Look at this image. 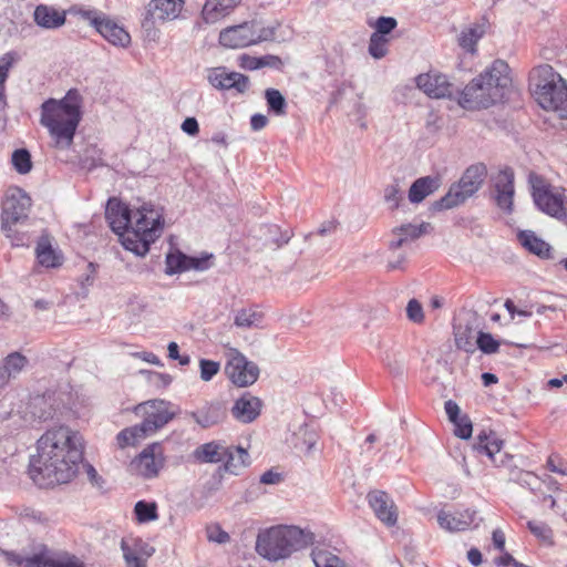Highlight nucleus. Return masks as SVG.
<instances>
[{
  "label": "nucleus",
  "mask_w": 567,
  "mask_h": 567,
  "mask_svg": "<svg viewBox=\"0 0 567 567\" xmlns=\"http://www.w3.org/2000/svg\"><path fill=\"white\" fill-rule=\"evenodd\" d=\"M398 25V22L392 17H380L375 22V31L372 34L386 35L392 32Z\"/></svg>",
  "instance_id": "obj_53"
},
{
  "label": "nucleus",
  "mask_w": 567,
  "mask_h": 567,
  "mask_svg": "<svg viewBox=\"0 0 567 567\" xmlns=\"http://www.w3.org/2000/svg\"><path fill=\"white\" fill-rule=\"evenodd\" d=\"M455 426L454 434L463 440H467L472 435V422L467 415H462L456 423H453Z\"/></svg>",
  "instance_id": "obj_55"
},
{
  "label": "nucleus",
  "mask_w": 567,
  "mask_h": 567,
  "mask_svg": "<svg viewBox=\"0 0 567 567\" xmlns=\"http://www.w3.org/2000/svg\"><path fill=\"white\" fill-rule=\"evenodd\" d=\"M12 164L20 174H27L32 168L31 155L28 150L19 148L12 153Z\"/></svg>",
  "instance_id": "obj_44"
},
{
  "label": "nucleus",
  "mask_w": 567,
  "mask_h": 567,
  "mask_svg": "<svg viewBox=\"0 0 567 567\" xmlns=\"http://www.w3.org/2000/svg\"><path fill=\"white\" fill-rule=\"evenodd\" d=\"M403 199L402 190L399 181H394L384 189V200L389 204L391 209H396L400 202Z\"/></svg>",
  "instance_id": "obj_48"
},
{
  "label": "nucleus",
  "mask_w": 567,
  "mask_h": 567,
  "mask_svg": "<svg viewBox=\"0 0 567 567\" xmlns=\"http://www.w3.org/2000/svg\"><path fill=\"white\" fill-rule=\"evenodd\" d=\"M527 527L540 542L549 546L554 545V532L549 525L543 522L529 520L527 522Z\"/></svg>",
  "instance_id": "obj_41"
},
{
  "label": "nucleus",
  "mask_w": 567,
  "mask_h": 567,
  "mask_svg": "<svg viewBox=\"0 0 567 567\" xmlns=\"http://www.w3.org/2000/svg\"><path fill=\"white\" fill-rule=\"evenodd\" d=\"M33 18L35 23L44 29H58L66 21L65 11H59L58 9L47 4L37 6L33 12Z\"/></svg>",
  "instance_id": "obj_27"
},
{
  "label": "nucleus",
  "mask_w": 567,
  "mask_h": 567,
  "mask_svg": "<svg viewBox=\"0 0 567 567\" xmlns=\"http://www.w3.org/2000/svg\"><path fill=\"white\" fill-rule=\"evenodd\" d=\"M511 84L507 62L495 60L462 90L458 104L468 111L488 109L505 99Z\"/></svg>",
  "instance_id": "obj_4"
},
{
  "label": "nucleus",
  "mask_w": 567,
  "mask_h": 567,
  "mask_svg": "<svg viewBox=\"0 0 567 567\" xmlns=\"http://www.w3.org/2000/svg\"><path fill=\"white\" fill-rule=\"evenodd\" d=\"M476 520V511L470 508L455 513L440 511L437 514L440 527L449 532H462L471 526H477L478 522Z\"/></svg>",
  "instance_id": "obj_20"
},
{
  "label": "nucleus",
  "mask_w": 567,
  "mask_h": 567,
  "mask_svg": "<svg viewBox=\"0 0 567 567\" xmlns=\"http://www.w3.org/2000/svg\"><path fill=\"white\" fill-rule=\"evenodd\" d=\"M190 416L200 427L208 429L220 422L227 416V409L224 403L214 401L207 403L205 406L197 411L186 413Z\"/></svg>",
  "instance_id": "obj_24"
},
{
  "label": "nucleus",
  "mask_w": 567,
  "mask_h": 567,
  "mask_svg": "<svg viewBox=\"0 0 567 567\" xmlns=\"http://www.w3.org/2000/svg\"><path fill=\"white\" fill-rule=\"evenodd\" d=\"M184 4V0H152L147 14L153 23L172 21L179 17Z\"/></svg>",
  "instance_id": "obj_23"
},
{
  "label": "nucleus",
  "mask_w": 567,
  "mask_h": 567,
  "mask_svg": "<svg viewBox=\"0 0 567 567\" xmlns=\"http://www.w3.org/2000/svg\"><path fill=\"white\" fill-rule=\"evenodd\" d=\"M227 453V445L218 441H212L200 444L193 453L192 457L197 463H220Z\"/></svg>",
  "instance_id": "obj_28"
},
{
  "label": "nucleus",
  "mask_w": 567,
  "mask_h": 567,
  "mask_svg": "<svg viewBox=\"0 0 567 567\" xmlns=\"http://www.w3.org/2000/svg\"><path fill=\"white\" fill-rule=\"evenodd\" d=\"M512 480L519 485L529 488L532 492H535L540 485L539 477L532 472L519 471L514 477H512Z\"/></svg>",
  "instance_id": "obj_49"
},
{
  "label": "nucleus",
  "mask_w": 567,
  "mask_h": 567,
  "mask_svg": "<svg viewBox=\"0 0 567 567\" xmlns=\"http://www.w3.org/2000/svg\"><path fill=\"white\" fill-rule=\"evenodd\" d=\"M486 173L487 169L484 164L470 166L458 183L453 184L442 198L432 204V210L441 212L463 204L481 188Z\"/></svg>",
  "instance_id": "obj_9"
},
{
  "label": "nucleus",
  "mask_w": 567,
  "mask_h": 567,
  "mask_svg": "<svg viewBox=\"0 0 567 567\" xmlns=\"http://www.w3.org/2000/svg\"><path fill=\"white\" fill-rule=\"evenodd\" d=\"M73 12L89 21L90 24L94 27V29L111 44L122 48L130 44L131 35L128 32L110 19L105 13L83 8L73 9Z\"/></svg>",
  "instance_id": "obj_11"
},
{
  "label": "nucleus",
  "mask_w": 567,
  "mask_h": 567,
  "mask_svg": "<svg viewBox=\"0 0 567 567\" xmlns=\"http://www.w3.org/2000/svg\"><path fill=\"white\" fill-rule=\"evenodd\" d=\"M480 439V449H483L486 455L489 458H493L496 453H498L502 449V441L497 439L489 440L485 434L478 435Z\"/></svg>",
  "instance_id": "obj_54"
},
{
  "label": "nucleus",
  "mask_w": 567,
  "mask_h": 567,
  "mask_svg": "<svg viewBox=\"0 0 567 567\" xmlns=\"http://www.w3.org/2000/svg\"><path fill=\"white\" fill-rule=\"evenodd\" d=\"M121 549L127 567H146L145 558L135 553L127 539L123 538L121 540Z\"/></svg>",
  "instance_id": "obj_43"
},
{
  "label": "nucleus",
  "mask_w": 567,
  "mask_h": 567,
  "mask_svg": "<svg viewBox=\"0 0 567 567\" xmlns=\"http://www.w3.org/2000/svg\"><path fill=\"white\" fill-rule=\"evenodd\" d=\"M388 42L389 40L383 35L371 34L369 42V53L374 59H382L388 53Z\"/></svg>",
  "instance_id": "obj_46"
},
{
  "label": "nucleus",
  "mask_w": 567,
  "mask_h": 567,
  "mask_svg": "<svg viewBox=\"0 0 567 567\" xmlns=\"http://www.w3.org/2000/svg\"><path fill=\"white\" fill-rule=\"evenodd\" d=\"M416 86L432 99L452 97L454 86L447 76L437 72L423 73L415 79Z\"/></svg>",
  "instance_id": "obj_16"
},
{
  "label": "nucleus",
  "mask_w": 567,
  "mask_h": 567,
  "mask_svg": "<svg viewBox=\"0 0 567 567\" xmlns=\"http://www.w3.org/2000/svg\"><path fill=\"white\" fill-rule=\"evenodd\" d=\"M83 458V442L78 432L59 426L38 440V455L32 457L29 474L40 487L70 482Z\"/></svg>",
  "instance_id": "obj_1"
},
{
  "label": "nucleus",
  "mask_w": 567,
  "mask_h": 567,
  "mask_svg": "<svg viewBox=\"0 0 567 567\" xmlns=\"http://www.w3.org/2000/svg\"><path fill=\"white\" fill-rule=\"evenodd\" d=\"M224 465L220 466L223 472H228L238 475L239 471L250 464L248 452L240 446H227L225 454Z\"/></svg>",
  "instance_id": "obj_30"
},
{
  "label": "nucleus",
  "mask_w": 567,
  "mask_h": 567,
  "mask_svg": "<svg viewBox=\"0 0 567 567\" xmlns=\"http://www.w3.org/2000/svg\"><path fill=\"white\" fill-rule=\"evenodd\" d=\"M16 61V53L8 52L0 56V85H6L9 71Z\"/></svg>",
  "instance_id": "obj_57"
},
{
  "label": "nucleus",
  "mask_w": 567,
  "mask_h": 567,
  "mask_svg": "<svg viewBox=\"0 0 567 567\" xmlns=\"http://www.w3.org/2000/svg\"><path fill=\"white\" fill-rule=\"evenodd\" d=\"M484 30L480 25L464 29L458 35V44L470 53L476 52V43L483 37Z\"/></svg>",
  "instance_id": "obj_34"
},
{
  "label": "nucleus",
  "mask_w": 567,
  "mask_h": 567,
  "mask_svg": "<svg viewBox=\"0 0 567 567\" xmlns=\"http://www.w3.org/2000/svg\"><path fill=\"white\" fill-rule=\"evenodd\" d=\"M136 518L141 523L151 522L157 518V507L155 503L140 501L134 508Z\"/></svg>",
  "instance_id": "obj_45"
},
{
  "label": "nucleus",
  "mask_w": 567,
  "mask_h": 567,
  "mask_svg": "<svg viewBox=\"0 0 567 567\" xmlns=\"http://www.w3.org/2000/svg\"><path fill=\"white\" fill-rule=\"evenodd\" d=\"M182 130L188 135L195 136L199 132V125L195 117H187L182 123Z\"/></svg>",
  "instance_id": "obj_62"
},
{
  "label": "nucleus",
  "mask_w": 567,
  "mask_h": 567,
  "mask_svg": "<svg viewBox=\"0 0 567 567\" xmlns=\"http://www.w3.org/2000/svg\"><path fill=\"white\" fill-rule=\"evenodd\" d=\"M3 557L10 563L19 567H52L53 556L49 554L47 547L33 554L32 556H22L16 551L3 550Z\"/></svg>",
  "instance_id": "obj_25"
},
{
  "label": "nucleus",
  "mask_w": 567,
  "mask_h": 567,
  "mask_svg": "<svg viewBox=\"0 0 567 567\" xmlns=\"http://www.w3.org/2000/svg\"><path fill=\"white\" fill-rule=\"evenodd\" d=\"M312 542L313 534L297 526H274L258 534L256 550L268 560L277 561L289 557Z\"/></svg>",
  "instance_id": "obj_7"
},
{
  "label": "nucleus",
  "mask_w": 567,
  "mask_h": 567,
  "mask_svg": "<svg viewBox=\"0 0 567 567\" xmlns=\"http://www.w3.org/2000/svg\"><path fill=\"white\" fill-rule=\"evenodd\" d=\"M213 259H214V255L207 254V252L203 254L200 257L187 256L188 270H192V269L198 270V271L207 270L213 266Z\"/></svg>",
  "instance_id": "obj_50"
},
{
  "label": "nucleus",
  "mask_w": 567,
  "mask_h": 567,
  "mask_svg": "<svg viewBox=\"0 0 567 567\" xmlns=\"http://www.w3.org/2000/svg\"><path fill=\"white\" fill-rule=\"evenodd\" d=\"M368 503L375 516L386 526H394L398 520V513L393 501L383 491H371L368 495Z\"/></svg>",
  "instance_id": "obj_18"
},
{
  "label": "nucleus",
  "mask_w": 567,
  "mask_h": 567,
  "mask_svg": "<svg viewBox=\"0 0 567 567\" xmlns=\"http://www.w3.org/2000/svg\"><path fill=\"white\" fill-rule=\"evenodd\" d=\"M519 243L529 252L537 255L538 257H548L550 252V246L537 237L532 230H522L518 234Z\"/></svg>",
  "instance_id": "obj_31"
},
{
  "label": "nucleus",
  "mask_w": 567,
  "mask_h": 567,
  "mask_svg": "<svg viewBox=\"0 0 567 567\" xmlns=\"http://www.w3.org/2000/svg\"><path fill=\"white\" fill-rule=\"evenodd\" d=\"M262 315L252 309H240L237 311L234 323L238 328L249 329L258 327L261 321Z\"/></svg>",
  "instance_id": "obj_38"
},
{
  "label": "nucleus",
  "mask_w": 567,
  "mask_h": 567,
  "mask_svg": "<svg viewBox=\"0 0 567 567\" xmlns=\"http://www.w3.org/2000/svg\"><path fill=\"white\" fill-rule=\"evenodd\" d=\"M494 186V199L496 205L511 213L513 209V197H514V172L512 168H505L499 171L493 177Z\"/></svg>",
  "instance_id": "obj_17"
},
{
  "label": "nucleus",
  "mask_w": 567,
  "mask_h": 567,
  "mask_svg": "<svg viewBox=\"0 0 567 567\" xmlns=\"http://www.w3.org/2000/svg\"><path fill=\"white\" fill-rule=\"evenodd\" d=\"M312 560L316 567H349L341 558L328 550L313 551Z\"/></svg>",
  "instance_id": "obj_39"
},
{
  "label": "nucleus",
  "mask_w": 567,
  "mask_h": 567,
  "mask_svg": "<svg viewBox=\"0 0 567 567\" xmlns=\"http://www.w3.org/2000/svg\"><path fill=\"white\" fill-rule=\"evenodd\" d=\"M281 481V475L274 471H267L260 476L262 484H277Z\"/></svg>",
  "instance_id": "obj_64"
},
{
  "label": "nucleus",
  "mask_w": 567,
  "mask_h": 567,
  "mask_svg": "<svg viewBox=\"0 0 567 567\" xmlns=\"http://www.w3.org/2000/svg\"><path fill=\"white\" fill-rule=\"evenodd\" d=\"M200 379L205 382L210 381L220 370V364L208 359L199 360Z\"/></svg>",
  "instance_id": "obj_51"
},
{
  "label": "nucleus",
  "mask_w": 567,
  "mask_h": 567,
  "mask_svg": "<svg viewBox=\"0 0 567 567\" xmlns=\"http://www.w3.org/2000/svg\"><path fill=\"white\" fill-rule=\"evenodd\" d=\"M85 472L87 475L89 481L92 485L102 488L104 484V480L99 475L97 471L94 468L91 464H85Z\"/></svg>",
  "instance_id": "obj_61"
},
{
  "label": "nucleus",
  "mask_w": 567,
  "mask_h": 567,
  "mask_svg": "<svg viewBox=\"0 0 567 567\" xmlns=\"http://www.w3.org/2000/svg\"><path fill=\"white\" fill-rule=\"evenodd\" d=\"M533 198L542 212L559 220H567V213L564 210L566 200L558 189L539 181L533 184Z\"/></svg>",
  "instance_id": "obj_12"
},
{
  "label": "nucleus",
  "mask_w": 567,
  "mask_h": 567,
  "mask_svg": "<svg viewBox=\"0 0 567 567\" xmlns=\"http://www.w3.org/2000/svg\"><path fill=\"white\" fill-rule=\"evenodd\" d=\"M385 367L394 375H401L404 371V358L403 354L394 349H388L382 358Z\"/></svg>",
  "instance_id": "obj_40"
},
{
  "label": "nucleus",
  "mask_w": 567,
  "mask_h": 567,
  "mask_svg": "<svg viewBox=\"0 0 567 567\" xmlns=\"http://www.w3.org/2000/svg\"><path fill=\"white\" fill-rule=\"evenodd\" d=\"M430 224L427 223H422L420 225L403 224L399 227H394L390 234V239L388 243L389 249L394 251L399 248L408 246L412 241L420 238L423 234L427 233Z\"/></svg>",
  "instance_id": "obj_21"
},
{
  "label": "nucleus",
  "mask_w": 567,
  "mask_h": 567,
  "mask_svg": "<svg viewBox=\"0 0 567 567\" xmlns=\"http://www.w3.org/2000/svg\"><path fill=\"white\" fill-rule=\"evenodd\" d=\"M37 258L40 265L54 268L61 265V257L48 240H40L37 246Z\"/></svg>",
  "instance_id": "obj_33"
},
{
  "label": "nucleus",
  "mask_w": 567,
  "mask_h": 567,
  "mask_svg": "<svg viewBox=\"0 0 567 567\" xmlns=\"http://www.w3.org/2000/svg\"><path fill=\"white\" fill-rule=\"evenodd\" d=\"M275 38V28L262 27L259 21H247L226 28L219 33V43L225 48L237 49L254 45Z\"/></svg>",
  "instance_id": "obj_10"
},
{
  "label": "nucleus",
  "mask_w": 567,
  "mask_h": 567,
  "mask_svg": "<svg viewBox=\"0 0 567 567\" xmlns=\"http://www.w3.org/2000/svg\"><path fill=\"white\" fill-rule=\"evenodd\" d=\"M81 107L82 96L75 89L69 90L61 100L49 99L42 103L40 123L48 128L54 147H71L82 118Z\"/></svg>",
  "instance_id": "obj_3"
},
{
  "label": "nucleus",
  "mask_w": 567,
  "mask_h": 567,
  "mask_svg": "<svg viewBox=\"0 0 567 567\" xmlns=\"http://www.w3.org/2000/svg\"><path fill=\"white\" fill-rule=\"evenodd\" d=\"M444 409L447 414L449 420L452 423H456V421L462 416L461 409L457 403L453 400H449L444 403Z\"/></svg>",
  "instance_id": "obj_60"
},
{
  "label": "nucleus",
  "mask_w": 567,
  "mask_h": 567,
  "mask_svg": "<svg viewBox=\"0 0 567 567\" xmlns=\"http://www.w3.org/2000/svg\"><path fill=\"white\" fill-rule=\"evenodd\" d=\"M165 456L161 443L147 445L131 463L133 470L144 478H154L164 467Z\"/></svg>",
  "instance_id": "obj_13"
},
{
  "label": "nucleus",
  "mask_w": 567,
  "mask_h": 567,
  "mask_svg": "<svg viewBox=\"0 0 567 567\" xmlns=\"http://www.w3.org/2000/svg\"><path fill=\"white\" fill-rule=\"evenodd\" d=\"M454 331L456 347L465 352L473 353L476 349L474 330L468 326L457 324L454 327Z\"/></svg>",
  "instance_id": "obj_35"
},
{
  "label": "nucleus",
  "mask_w": 567,
  "mask_h": 567,
  "mask_svg": "<svg viewBox=\"0 0 567 567\" xmlns=\"http://www.w3.org/2000/svg\"><path fill=\"white\" fill-rule=\"evenodd\" d=\"M282 64L281 59L277 55L267 54L264 56H250L243 54L240 56V66L254 71L265 66L278 69Z\"/></svg>",
  "instance_id": "obj_32"
},
{
  "label": "nucleus",
  "mask_w": 567,
  "mask_h": 567,
  "mask_svg": "<svg viewBox=\"0 0 567 567\" xmlns=\"http://www.w3.org/2000/svg\"><path fill=\"white\" fill-rule=\"evenodd\" d=\"M477 348L486 353L492 354L498 351L499 342L496 341L491 333L480 331L476 338Z\"/></svg>",
  "instance_id": "obj_47"
},
{
  "label": "nucleus",
  "mask_w": 567,
  "mask_h": 567,
  "mask_svg": "<svg viewBox=\"0 0 567 567\" xmlns=\"http://www.w3.org/2000/svg\"><path fill=\"white\" fill-rule=\"evenodd\" d=\"M224 472L221 467H218L212 476L203 484L202 495L203 498L208 499L215 493H217L223 486Z\"/></svg>",
  "instance_id": "obj_42"
},
{
  "label": "nucleus",
  "mask_w": 567,
  "mask_h": 567,
  "mask_svg": "<svg viewBox=\"0 0 567 567\" xmlns=\"http://www.w3.org/2000/svg\"><path fill=\"white\" fill-rule=\"evenodd\" d=\"M52 567H85V566L76 556L63 553V554L53 556Z\"/></svg>",
  "instance_id": "obj_52"
},
{
  "label": "nucleus",
  "mask_w": 567,
  "mask_h": 567,
  "mask_svg": "<svg viewBox=\"0 0 567 567\" xmlns=\"http://www.w3.org/2000/svg\"><path fill=\"white\" fill-rule=\"evenodd\" d=\"M225 372L234 384L241 388L254 384L259 377L258 365L239 352L228 360Z\"/></svg>",
  "instance_id": "obj_14"
},
{
  "label": "nucleus",
  "mask_w": 567,
  "mask_h": 567,
  "mask_svg": "<svg viewBox=\"0 0 567 567\" xmlns=\"http://www.w3.org/2000/svg\"><path fill=\"white\" fill-rule=\"evenodd\" d=\"M127 540L130 542L135 553H138L142 557L145 558V560L155 553V548L141 538H132Z\"/></svg>",
  "instance_id": "obj_59"
},
{
  "label": "nucleus",
  "mask_w": 567,
  "mask_h": 567,
  "mask_svg": "<svg viewBox=\"0 0 567 567\" xmlns=\"http://www.w3.org/2000/svg\"><path fill=\"white\" fill-rule=\"evenodd\" d=\"M187 270V255L181 250H175L166 255L165 272L167 275L181 274Z\"/></svg>",
  "instance_id": "obj_37"
},
{
  "label": "nucleus",
  "mask_w": 567,
  "mask_h": 567,
  "mask_svg": "<svg viewBox=\"0 0 567 567\" xmlns=\"http://www.w3.org/2000/svg\"><path fill=\"white\" fill-rule=\"evenodd\" d=\"M96 268L97 266L95 264L87 262L85 271L79 278V284L83 289L84 295L87 293L89 288L93 285L95 280Z\"/></svg>",
  "instance_id": "obj_56"
},
{
  "label": "nucleus",
  "mask_w": 567,
  "mask_h": 567,
  "mask_svg": "<svg viewBox=\"0 0 567 567\" xmlns=\"http://www.w3.org/2000/svg\"><path fill=\"white\" fill-rule=\"evenodd\" d=\"M64 409V404L54 394L34 398L31 403V413L39 421L59 419Z\"/></svg>",
  "instance_id": "obj_22"
},
{
  "label": "nucleus",
  "mask_w": 567,
  "mask_h": 567,
  "mask_svg": "<svg viewBox=\"0 0 567 567\" xmlns=\"http://www.w3.org/2000/svg\"><path fill=\"white\" fill-rule=\"evenodd\" d=\"M28 363V358L21 352L9 353L0 364V388L6 386L12 378L21 373Z\"/></svg>",
  "instance_id": "obj_26"
},
{
  "label": "nucleus",
  "mask_w": 567,
  "mask_h": 567,
  "mask_svg": "<svg viewBox=\"0 0 567 567\" xmlns=\"http://www.w3.org/2000/svg\"><path fill=\"white\" fill-rule=\"evenodd\" d=\"M262 402L250 392L239 396L230 409L233 417L239 423L249 424L254 422L261 412Z\"/></svg>",
  "instance_id": "obj_19"
},
{
  "label": "nucleus",
  "mask_w": 567,
  "mask_h": 567,
  "mask_svg": "<svg viewBox=\"0 0 567 567\" xmlns=\"http://www.w3.org/2000/svg\"><path fill=\"white\" fill-rule=\"evenodd\" d=\"M441 181L437 176H424L415 179L409 189V200L419 204L439 189Z\"/></svg>",
  "instance_id": "obj_29"
},
{
  "label": "nucleus",
  "mask_w": 567,
  "mask_h": 567,
  "mask_svg": "<svg viewBox=\"0 0 567 567\" xmlns=\"http://www.w3.org/2000/svg\"><path fill=\"white\" fill-rule=\"evenodd\" d=\"M406 316L411 321H413L415 323L423 322V320H424L423 308H422V305L416 299H411L408 302Z\"/></svg>",
  "instance_id": "obj_58"
},
{
  "label": "nucleus",
  "mask_w": 567,
  "mask_h": 567,
  "mask_svg": "<svg viewBox=\"0 0 567 567\" xmlns=\"http://www.w3.org/2000/svg\"><path fill=\"white\" fill-rule=\"evenodd\" d=\"M105 217L123 247L137 256H145L163 233V215L152 204L131 209L121 200L110 198Z\"/></svg>",
  "instance_id": "obj_2"
},
{
  "label": "nucleus",
  "mask_w": 567,
  "mask_h": 567,
  "mask_svg": "<svg viewBox=\"0 0 567 567\" xmlns=\"http://www.w3.org/2000/svg\"><path fill=\"white\" fill-rule=\"evenodd\" d=\"M529 86L538 104L567 118V83L549 64L534 68L529 73Z\"/></svg>",
  "instance_id": "obj_8"
},
{
  "label": "nucleus",
  "mask_w": 567,
  "mask_h": 567,
  "mask_svg": "<svg viewBox=\"0 0 567 567\" xmlns=\"http://www.w3.org/2000/svg\"><path fill=\"white\" fill-rule=\"evenodd\" d=\"M267 116L260 113L254 114L250 118V126L254 131L262 130L267 125Z\"/></svg>",
  "instance_id": "obj_63"
},
{
  "label": "nucleus",
  "mask_w": 567,
  "mask_h": 567,
  "mask_svg": "<svg viewBox=\"0 0 567 567\" xmlns=\"http://www.w3.org/2000/svg\"><path fill=\"white\" fill-rule=\"evenodd\" d=\"M173 408L174 405L169 401L161 399L137 404L134 412L143 421L122 430L116 436L117 445L121 449L133 446L141 440L155 434L176 416L177 412Z\"/></svg>",
  "instance_id": "obj_6"
},
{
  "label": "nucleus",
  "mask_w": 567,
  "mask_h": 567,
  "mask_svg": "<svg viewBox=\"0 0 567 567\" xmlns=\"http://www.w3.org/2000/svg\"><path fill=\"white\" fill-rule=\"evenodd\" d=\"M265 99L267 101L269 112L276 115H285L287 110V102L281 92L277 89H267L265 91Z\"/></svg>",
  "instance_id": "obj_36"
},
{
  "label": "nucleus",
  "mask_w": 567,
  "mask_h": 567,
  "mask_svg": "<svg viewBox=\"0 0 567 567\" xmlns=\"http://www.w3.org/2000/svg\"><path fill=\"white\" fill-rule=\"evenodd\" d=\"M31 197L19 187H10L4 194L1 205V231L12 246H25L30 239Z\"/></svg>",
  "instance_id": "obj_5"
},
{
  "label": "nucleus",
  "mask_w": 567,
  "mask_h": 567,
  "mask_svg": "<svg viewBox=\"0 0 567 567\" xmlns=\"http://www.w3.org/2000/svg\"><path fill=\"white\" fill-rule=\"evenodd\" d=\"M206 79L217 90L235 89L238 93H245L249 86L248 76L238 72H228L225 66L208 69Z\"/></svg>",
  "instance_id": "obj_15"
}]
</instances>
